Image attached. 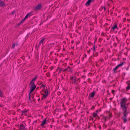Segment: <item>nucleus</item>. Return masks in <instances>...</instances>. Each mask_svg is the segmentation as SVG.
Wrapping results in <instances>:
<instances>
[{
	"instance_id": "23",
	"label": "nucleus",
	"mask_w": 130,
	"mask_h": 130,
	"mask_svg": "<svg viewBox=\"0 0 130 130\" xmlns=\"http://www.w3.org/2000/svg\"><path fill=\"white\" fill-rule=\"evenodd\" d=\"M43 87V89H45V85H44V84H42V85H41V87Z\"/></svg>"
},
{
	"instance_id": "12",
	"label": "nucleus",
	"mask_w": 130,
	"mask_h": 130,
	"mask_svg": "<svg viewBox=\"0 0 130 130\" xmlns=\"http://www.w3.org/2000/svg\"><path fill=\"white\" fill-rule=\"evenodd\" d=\"M116 28L118 29L117 25L116 24H115L111 28V31H114V29Z\"/></svg>"
},
{
	"instance_id": "30",
	"label": "nucleus",
	"mask_w": 130,
	"mask_h": 130,
	"mask_svg": "<svg viewBox=\"0 0 130 130\" xmlns=\"http://www.w3.org/2000/svg\"><path fill=\"white\" fill-rule=\"evenodd\" d=\"M115 91L114 90H112V93L115 92Z\"/></svg>"
},
{
	"instance_id": "26",
	"label": "nucleus",
	"mask_w": 130,
	"mask_h": 130,
	"mask_svg": "<svg viewBox=\"0 0 130 130\" xmlns=\"http://www.w3.org/2000/svg\"><path fill=\"white\" fill-rule=\"evenodd\" d=\"M15 12V11H13V12H11V14H14V13Z\"/></svg>"
},
{
	"instance_id": "28",
	"label": "nucleus",
	"mask_w": 130,
	"mask_h": 130,
	"mask_svg": "<svg viewBox=\"0 0 130 130\" xmlns=\"http://www.w3.org/2000/svg\"><path fill=\"white\" fill-rule=\"evenodd\" d=\"M96 113H97V114L98 113V110H96Z\"/></svg>"
},
{
	"instance_id": "9",
	"label": "nucleus",
	"mask_w": 130,
	"mask_h": 130,
	"mask_svg": "<svg viewBox=\"0 0 130 130\" xmlns=\"http://www.w3.org/2000/svg\"><path fill=\"white\" fill-rule=\"evenodd\" d=\"M93 0H88L86 3L85 5L87 6H89L90 5L91 2H92Z\"/></svg>"
},
{
	"instance_id": "37",
	"label": "nucleus",
	"mask_w": 130,
	"mask_h": 130,
	"mask_svg": "<svg viewBox=\"0 0 130 130\" xmlns=\"http://www.w3.org/2000/svg\"><path fill=\"white\" fill-rule=\"evenodd\" d=\"M72 43H73V42L72 41Z\"/></svg>"
},
{
	"instance_id": "18",
	"label": "nucleus",
	"mask_w": 130,
	"mask_h": 130,
	"mask_svg": "<svg viewBox=\"0 0 130 130\" xmlns=\"http://www.w3.org/2000/svg\"><path fill=\"white\" fill-rule=\"evenodd\" d=\"M18 44L17 43H13L12 45V47L13 48H14L15 45H17Z\"/></svg>"
},
{
	"instance_id": "19",
	"label": "nucleus",
	"mask_w": 130,
	"mask_h": 130,
	"mask_svg": "<svg viewBox=\"0 0 130 130\" xmlns=\"http://www.w3.org/2000/svg\"><path fill=\"white\" fill-rule=\"evenodd\" d=\"M97 116V113L94 112L93 114V117H95Z\"/></svg>"
},
{
	"instance_id": "32",
	"label": "nucleus",
	"mask_w": 130,
	"mask_h": 130,
	"mask_svg": "<svg viewBox=\"0 0 130 130\" xmlns=\"http://www.w3.org/2000/svg\"><path fill=\"white\" fill-rule=\"evenodd\" d=\"M50 127H51V128H52V125H50Z\"/></svg>"
},
{
	"instance_id": "15",
	"label": "nucleus",
	"mask_w": 130,
	"mask_h": 130,
	"mask_svg": "<svg viewBox=\"0 0 130 130\" xmlns=\"http://www.w3.org/2000/svg\"><path fill=\"white\" fill-rule=\"evenodd\" d=\"M37 78V75L35 76V77L33 79H32L31 81H35Z\"/></svg>"
},
{
	"instance_id": "4",
	"label": "nucleus",
	"mask_w": 130,
	"mask_h": 130,
	"mask_svg": "<svg viewBox=\"0 0 130 130\" xmlns=\"http://www.w3.org/2000/svg\"><path fill=\"white\" fill-rule=\"evenodd\" d=\"M31 15V13H28L27 14L26 16H25V18L22 21L20 22V24H21L22 23H23L24 21L26 19H27V18L28 17H30Z\"/></svg>"
},
{
	"instance_id": "14",
	"label": "nucleus",
	"mask_w": 130,
	"mask_h": 130,
	"mask_svg": "<svg viewBox=\"0 0 130 130\" xmlns=\"http://www.w3.org/2000/svg\"><path fill=\"white\" fill-rule=\"evenodd\" d=\"M124 64V62H121V63L117 66V67L118 68L120 67H121Z\"/></svg>"
},
{
	"instance_id": "10",
	"label": "nucleus",
	"mask_w": 130,
	"mask_h": 130,
	"mask_svg": "<svg viewBox=\"0 0 130 130\" xmlns=\"http://www.w3.org/2000/svg\"><path fill=\"white\" fill-rule=\"evenodd\" d=\"M41 8V4H39L36 7L35 9L36 10H39Z\"/></svg>"
},
{
	"instance_id": "16",
	"label": "nucleus",
	"mask_w": 130,
	"mask_h": 130,
	"mask_svg": "<svg viewBox=\"0 0 130 130\" xmlns=\"http://www.w3.org/2000/svg\"><path fill=\"white\" fill-rule=\"evenodd\" d=\"M4 5V3L1 1H0V6H3Z\"/></svg>"
},
{
	"instance_id": "34",
	"label": "nucleus",
	"mask_w": 130,
	"mask_h": 130,
	"mask_svg": "<svg viewBox=\"0 0 130 130\" xmlns=\"http://www.w3.org/2000/svg\"><path fill=\"white\" fill-rule=\"evenodd\" d=\"M125 127H124V128H123V129H125Z\"/></svg>"
},
{
	"instance_id": "8",
	"label": "nucleus",
	"mask_w": 130,
	"mask_h": 130,
	"mask_svg": "<svg viewBox=\"0 0 130 130\" xmlns=\"http://www.w3.org/2000/svg\"><path fill=\"white\" fill-rule=\"evenodd\" d=\"M130 82H126V84L127 85V86L126 87V90L128 91L130 89Z\"/></svg>"
},
{
	"instance_id": "36",
	"label": "nucleus",
	"mask_w": 130,
	"mask_h": 130,
	"mask_svg": "<svg viewBox=\"0 0 130 130\" xmlns=\"http://www.w3.org/2000/svg\"><path fill=\"white\" fill-rule=\"evenodd\" d=\"M104 10H105V7H104Z\"/></svg>"
},
{
	"instance_id": "24",
	"label": "nucleus",
	"mask_w": 130,
	"mask_h": 130,
	"mask_svg": "<svg viewBox=\"0 0 130 130\" xmlns=\"http://www.w3.org/2000/svg\"><path fill=\"white\" fill-rule=\"evenodd\" d=\"M2 96V91L0 90V96Z\"/></svg>"
},
{
	"instance_id": "21",
	"label": "nucleus",
	"mask_w": 130,
	"mask_h": 130,
	"mask_svg": "<svg viewBox=\"0 0 130 130\" xmlns=\"http://www.w3.org/2000/svg\"><path fill=\"white\" fill-rule=\"evenodd\" d=\"M107 118H108V117L107 116L104 117H103V119L104 120V121L105 122H106V119Z\"/></svg>"
},
{
	"instance_id": "22",
	"label": "nucleus",
	"mask_w": 130,
	"mask_h": 130,
	"mask_svg": "<svg viewBox=\"0 0 130 130\" xmlns=\"http://www.w3.org/2000/svg\"><path fill=\"white\" fill-rule=\"evenodd\" d=\"M118 68V67H117V66H116L113 69V71L114 72H115Z\"/></svg>"
},
{
	"instance_id": "17",
	"label": "nucleus",
	"mask_w": 130,
	"mask_h": 130,
	"mask_svg": "<svg viewBox=\"0 0 130 130\" xmlns=\"http://www.w3.org/2000/svg\"><path fill=\"white\" fill-rule=\"evenodd\" d=\"M91 50L93 51V52H94L95 50V46H94L93 48H91Z\"/></svg>"
},
{
	"instance_id": "13",
	"label": "nucleus",
	"mask_w": 130,
	"mask_h": 130,
	"mask_svg": "<svg viewBox=\"0 0 130 130\" xmlns=\"http://www.w3.org/2000/svg\"><path fill=\"white\" fill-rule=\"evenodd\" d=\"M95 95V93L94 92H92L90 93L89 94V96L91 98L93 97Z\"/></svg>"
},
{
	"instance_id": "25",
	"label": "nucleus",
	"mask_w": 130,
	"mask_h": 130,
	"mask_svg": "<svg viewBox=\"0 0 130 130\" xmlns=\"http://www.w3.org/2000/svg\"><path fill=\"white\" fill-rule=\"evenodd\" d=\"M72 80L73 81H75V80L74 77H73L72 78Z\"/></svg>"
},
{
	"instance_id": "20",
	"label": "nucleus",
	"mask_w": 130,
	"mask_h": 130,
	"mask_svg": "<svg viewBox=\"0 0 130 130\" xmlns=\"http://www.w3.org/2000/svg\"><path fill=\"white\" fill-rule=\"evenodd\" d=\"M44 40V39H42L40 41V42H39L40 44H43Z\"/></svg>"
},
{
	"instance_id": "6",
	"label": "nucleus",
	"mask_w": 130,
	"mask_h": 130,
	"mask_svg": "<svg viewBox=\"0 0 130 130\" xmlns=\"http://www.w3.org/2000/svg\"><path fill=\"white\" fill-rule=\"evenodd\" d=\"M44 94H43L42 97V99L43 100L46 98L48 95V91L47 90H45L44 91Z\"/></svg>"
},
{
	"instance_id": "1",
	"label": "nucleus",
	"mask_w": 130,
	"mask_h": 130,
	"mask_svg": "<svg viewBox=\"0 0 130 130\" xmlns=\"http://www.w3.org/2000/svg\"><path fill=\"white\" fill-rule=\"evenodd\" d=\"M127 99L125 97L121 99L120 101L121 107L123 112L122 113L123 114L121 119L124 123L127 122L128 120L127 117L128 114L129 113V112L128 111L127 109L128 108V105L129 104V103H127Z\"/></svg>"
},
{
	"instance_id": "29",
	"label": "nucleus",
	"mask_w": 130,
	"mask_h": 130,
	"mask_svg": "<svg viewBox=\"0 0 130 130\" xmlns=\"http://www.w3.org/2000/svg\"><path fill=\"white\" fill-rule=\"evenodd\" d=\"M129 67V66H128V67L127 68V69H126V70H128Z\"/></svg>"
},
{
	"instance_id": "35",
	"label": "nucleus",
	"mask_w": 130,
	"mask_h": 130,
	"mask_svg": "<svg viewBox=\"0 0 130 130\" xmlns=\"http://www.w3.org/2000/svg\"><path fill=\"white\" fill-rule=\"evenodd\" d=\"M40 100V99H38V101H39V100Z\"/></svg>"
},
{
	"instance_id": "11",
	"label": "nucleus",
	"mask_w": 130,
	"mask_h": 130,
	"mask_svg": "<svg viewBox=\"0 0 130 130\" xmlns=\"http://www.w3.org/2000/svg\"><path fill=\"white\" fill-rule=\"evenodd\" d=\"M46 118H45V119H44L42 121V123L41 124V126H43L44 125H45L46 123Z\"/></svg>"
},
{
	"instance_id": "31",
	"label": "nucleus",
	"mask_w": 130,
	"mask_h": 130,
	"mask_svg": "<svg viewBox=\"0 0 130 130\" xmlns=\"http://www.w3.org/2000/svg\"><path fill=\"white\" fill-rule=\"evenodd\" d=\"M99 128H100V129H101V127L100 126H99Z\"/></svg>"
},
{
	"instance_id": "3",
	"label": "nucleus",
	"mask_w": 130,
	"mask_h": 130,
	"mask_svg": "<svg viewBox=\"0 0 130 130\" xmlns=\"http://www.w3.org/2000/svg\"><path fill=\"white\" fill-rule=\"evenodd\" d=\"M19 130H28L22 124H20L19 126Z\"/></svg>"
},
{
	"instance_id": "5",
	"label": "nucleus",
	"mask_w": 130,
	"mask_h": 130,
	"mask_svg": "<svg viewBox=\"0 0 130 130\" xmlns=\"http://www.w3.org/2000/svg\"><path fill=\"white\" fill-rule=\"evenodd\" d=\"M44 94H43L42 97V99L43 100L46 98L48 95V91L47 90H45L44 91Z\"/></svg>"
},
{
	"instance_id": "27",
	"label": "nucleus",
	"mask_w": 130,
	"mask_h": 130,
	"mask_svg": "<svg viewBox=\"0 0 130 130\" xmlns=\"http://www.w3.org/2000/svg\"><path fill=\"white\" fill-rule=\"evenodd\" d=\"M91 51V50H90V49L88 51V53H89Z\"/></svg>"
},
{
	"instance_id": "33",
	"label": "nucleus",
	"mask_w": 130,
	"mask_h": 130,
	"mask_svg": "<svg viewBox=\"0 0 130 130\" xmlns=\"http://www.w3.org/2000/svg\"><path fill=\"white\" fill-rule=\"evenodd\" d=\"M36 122V121H34V122Z\"/></svg>"
},
{
	"instance_id": "2",
	"label": "nucleus",
	"mask_w": 130,
	"mask_h": 130,
	"mask_svg": "<svg viewBox=\"0 0 130 130\" xmlns=\"http://www.w3.org/2000/svg\"><path fill=\"white\" fill-rule=\"evenodd\" d=\"M29 87L30 88V91L29 93V98L30 100V95L31 93L35 89L36 86L34 84V82H30L29 85Z\"/></svg>"
},
{
	"instance_id": "7",
	"label": "nucleus",
	"mask_w": 130,
	"mask_h": 130,
	"mask_svg": "<svg viewBox=\"0 0 130 130\" xmlns=\"http://www.w3.org/2000/svg\"><path fill=\"white\" fill-rule=\"evenodd\" d=\"M29 111V110H22V112L21 115L23 116H27V113Z\"/></svg>"
}]
</instances>
